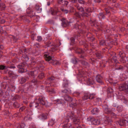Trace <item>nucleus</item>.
Masks as SVG:
<instances>
[{
    "label": "nucleus",
    "mask_w": 128,
    "mask_h": 128,
    "mask_svg": "<svg viewBox=\"0 0 128 128\" xmlns=\"http://www.w3.org/2000/svg\"><path fill=\"white\" fill-rule=\"evenodd\" d=\"M69 118L71 119H74L73 122V123L74 124L79 125L80 124V122L79 120L76 118V117L73 112H70L68 114L66 119L69 120Z\"/></svg>",
    "instance_id": "1"
},
{
    "label": "nucleus",
    "mask_w": 128,
    "mask_h": 128,
    "mask_svg": "<svg viewBox=\"0 0 128 128\" xmlns=\"http://www.w3.org/2000/svg\"><path fill=\"white\" fill-rule=\"evenodd\" d=\"M86 81L88 84H93L94 83V79L92 78H88Z\"/></svg>",
    "instance_id": "12"
},
{
    "label": "nucleus",
    "mask_w": 128,
    "mask_h": 128,
    "mask_svg": "<svg viewBox=\"0 0 128 128\" xmlns=\"http://www.w3.org/2000/svg\"><path fill=\"white\" fill-rule=\"evenodd\" d=\"M63 1H64V0H58V3L59 4H61Z\"/></svg>",
    "instance_id": "62"
},
{
    "label": "nucleus",
    "mask_w": 128,
    "mask_h": 128,
    "mask_svg": "<svg viewBox=\"0 0 128 128\" xmlns=\"http://www.w3.org/2000/svg\"><path fill=\"white\" fill-rule=\"evenodd\" d=\"M105 112L107 114H109L110 113V109L108 108L107 106L104 108Z\"/></svg>",
    "instance_id": "21"
},
{
    "label": "nucleus",
    "mask_w": 128,
    "mask_h": 128,
    "mask_svg": "<svg viewBox=\"0 0 128 128\" xmlns=\"http://www.w3.org/2000/svg\"><path fill=\"white\" fill-rule=\"evenodd\" d=\"M64 97L65 100L67 102H70L73 100L72 98L67 94H65Z\"/></svg>",
    "instance_id": "8"
},
{
    "label": "nucleus",
    "mask_w": 128,
    "mask_h": 128,
    "mask_svg": "<svg viewBox=\"0 0 128 128\" xmlns=\"http://www.w3.org/2000/svg\"><path fill=\"white\" fill-rule=\"evenodd\" d=\"M44 77V74L43 73H41L38 76V78L40 79H42Z\"/></svg>",
    "instance_id": "39"
},
{
    "label": "nucleus",
    "mask_w": 128,
    "mask_h": 128,
    "mask_svg": "<svg viewBox=\"0 0 128 128\" xmlns=\"http://www.w3.org/2000/svg\"><path fill=\"white\" fill-rule=\"evenodd\" d=\"M68 81L66 79L64 80H63V86L64 88H68Z\"/></svg>",
    "instance_id": "14"
},
{
    "label": "nucleus",
    "mask_w": 128,
    "mask_h": 128,
    "mask_svg": "<svg viewBox=\"0 0 128 128\" xmlns=\"http://www.w3.org/2000/svg\"><path fill=\"white\" fill-rule=\"evenodd\" d=\"M76 6L78 10H80L81 12L83 11H84V8L81 6H78L77 5Z\"/></svg>",
    "instance_id": "34"
},
{
    "label": "nucleus",
    "mask_w": 128,
    "mask_h": 128,
    "mask_svg": "<svg viewBox=\"0 0 128 128\" xmlns=\"http://www.w3.org/2000/svg\"><path fill=\"white\" fill-rule=\"evenodd\" d=\"M54 123V121L52 120L50 121L48 123V124L49 126H52Z\"/></svg>",
    "instance_id": "38"
},
{
    "label": "nucleus",
    "mask_w": 128,
    "mask_h": 128,
    "mask_svg": "<svg viewBox=\"0 0 128 128\" xmlns=\"http://www.w3.org/2000/svg\"><path fill=\"white\" fill-rule=\"evenodd\" d=\"M113 92V90L112 89L110 88H109L107 90V92L109 93H112Z\"/></svg>",
    "instance_id": "40"
},
{
    "label": "nucleus",
    "mask_w": 128,
    "mask_h": 128,
    "mask_svg": "<svg viewBox=\"0 0 128 128\" xmlns=\"http://www.w3.org/2000/svg\"><path fill=\"white\" fill-rule=\"evenodd\" d=\"M59 42L60 44L59 45L57 44H55L54 47L52 48L50 50L52 52H54L57 49L56 47H58L59 46H60L61 44V43L60 42Z\"/></svg>",
    "instance_id": "15"
},
{
    "label": "nucleus",
    "mask_w": 128,
    "mask_h": 128,
    "mask_svg": "<svg viewBox=\"0 0 128 128\" xmlns=\"http://www.w3.org/2000/svg\"><path fill=\"white\" fill-rule=\"evenodd\" d=\"M81 15L82 16H86L88 17V14L84 12L81 14Z\"/></svg>",
    "instance_id": "50"
},
{
    "label": "nucleus",
    "mask_w": 128,
    "mask_h": 128,
    "mask_svg": "<svg viewBox=\"0 0 128 128\" xmlns=\"http://www.w3.org/2000/svg\"><path fill=\"white\" fill-rule=\"evenodd\" d=\"M6 7V6L4 4H0V9L1 10H4Z\"/></svg>",
    "instance_id": "24"
},
{
    "label": "nucleus",
    "mask_w": 128,
    "mask_h": 128,
    "mask_svg": "<svg viewBox=\"0 0 128 128\" xmlns=\"http://www.w3.org/2000/svg\"><path fill=\"white\" fill-rule=\"evenodd\" d=\"M98 17L100 19H102L104 18L105 16L103 13H100L98 15Z\"/></svg>",
    "instance_id": "27"
},
{
    "label": "nucleus",
    "mask_w": 128,
    "mask_h": 128,
    "mask_svg": "<svg viewBox=\"0 0 128 128\" xmlns=\"http://www.w3.org/2000/svg\"><path fill=\"white\" fill-rule=\"evenodd\" d=\"M41 116L42 119L45 120L47 118V115L46 114H43Z\"/></svg>",
    "instance_id": "41"
},
{
    "label": "nucleus",
    "mask_w": 128,
    "mask_h": 128,
    "mask_svg": "<svg viewBox=\"0 0 128 128\" xmlns=\"http://www.w3.org/2000/svg\"><path fill=\"white\" fill-rule=\"evenodd\" d=\"M106 42L104 40H100V45H103L106 44Z\"/></svg>",
    "instance_id": "37"
},
{
    "label": "nucleus",
    "mask_w": 128,
    "mask_h": 128,
    "mask_svg": "<svg viewBox=\"0 0 128 128\" xmlns=\"http://www.w3.org/2000/svg\"><path fill=\"white\" fill-rule=\"evenodd\" d=\"M45 59L47 61L49 62V63L53 65H58L60 64L59 62L56 60L52 59V57L48 55L45 54L44 56Z\"/></svg>",
    "instance_id": "3"
},
{
    "label": "nucleus",
    "mask_w": 128,
    "mask_h": 128,
    "mask_svg": "<svg viewBox=\"0 0 128 128\" xmlns=\"http://www.w3.org/2000/svg\"><path fill=\"white\" fill-rule=\"evenodd\" d=\"M38 68L39 70L40 71H41V70H42L44 68V67L42 66H38Z\"/></svg>",
    "instance_id": "59"
},
{
    "label": "nucleus",
    "mask_w": 128,
    "mask_h": 128,
    "mask_svg": "<svg viewBox=\"0 0 128 128\" xmlns=\"http://www.w3.org/2000/svg\"><path fill=\"white\" fill-rule=\"evenodd\" d=\"M117 110L119 112H121L123 110V107L122 106H118L117 108Z\"/></svg>",
    "instance_id": "25"
},
{
    "label": "nucleus",
    "mask_w": 128,
    "mask_h": 128,
    "mask_svg": "<svg viewBox=\"0 0 128 128\" xmlns=\"http://www.w3.org/2000/svg\"><path fill=\"white\" fill-rule=\"evenodd\" d=\"M35 46H36L37 48H39L40 46V44L39 43H37L34 45Z\"/></svg>",
    "instance_id": "64"
},
{
    "label": "nucleus",
    "mask_w": 128,
    "mask_h": 128,
    "mask_svg": "<svg viewBox=\"0 0 128 128\" xmlns=\"http://www.w3.org/2000/svg\"><path fill=\"white\" fill-rule=\"evenodd\" d=\"M29 128H36L35 124H32L29 126Z\"/></svg>",
    "instance_id": "47"
},
{
    "label": "nucleus",
    "mask_w": 128,
    "mask_h": 128,
    "mask_svg": "<svg viewBox=\"0 0 128 128\" xmlns=\"http://www.w3.org/2000/svg\"><path fill=\"white\" fill-rule=\"evenodd\" d=\"M80 94V93L77 92H75L73 94V95L74 96L77 97L79 96Z\"/></svg>",
    "instance_id": "46"
},
{
    "label": "nucleus",
    "mask_w": 128,
    "mask_h": 128,
    "mask_svg": "<svg viewBox=\"0 0 128 128\" xmlns=\"http://www.w3.org/2000/svg\"><path fill=\"white\" fill-rule=\"evenodd\" d=\"M87 121L91 122L92 124L94 125H98L100 124V121L95 119L94 118L90 117L87 118Z\"/></svg>",
    "instance_id": "4"
},
{
    "label": "nucleus",
    "mask_w": 128,
    "mask_h": 128,
    "mask_svg": "<svg viewBox=\"0 0 128 128\" xmlns=\"http://www.w3.org/2000/svg\"><path fill=\"white\" fill-rule=\"evenodd\" d=\"M54 103H56L57 104H62V102H61V101L60 100H54Z\"/></svg>",
    "instance_id": "36"
},
{
    "label": "nucleus",
    "mask_w": 128,
    "mask_h": 128,
    "mask_svg": "<svg viewBox=\"0 0 128 128\" xmlns=\"http://www.w3.org/2000/svg\"><path fill=\"white\" fill-rule=\"evenodd\" d=\"M65 20V19L64 18H63L61 20L62 22V24L63 26H64V25H66V22H65L64 20Z\"/></svg>",
    "instance_id": "45"
},
{
    "label": "nucleus",
    "mask_w": 128,
    "mask_h": 128,
    "mask_svg": "<svg viewBox=\"0 0 128 128\" xmlns=\"http://www.w3.org/2000/svg\"><path fill=\"white\" fill-rule=\"evenodd\" d=\"M112 60H113L114 62H117V61L116 60V56H113L112 58Z\"/></svg>",
    "instance_id": "53"
},
{
    "label": "nucleus",
    "mask_w": 128,
    "mask_h": 128,
    "mask_svg": "<svg viewBox=\"0 0 128 128\" xmlns=\"http://www.w3.org/2000/svg\"><path fill=\"white\" fill-rule=\"evenodd\" d=\"M9 75H10V76H13L14 75V73L12 71H9L8 72Z\"/></svg>",
    "instance_id": "43"
},
{
    "label": "nucleus",
    "mask_w": 128,
    "mask_h": 128,
    "mask_svg": "<svg viewBox=\"0 0 128 128\" xmlns=\"http://www.w3.org/2000/svg\"><path fill=\"white\" fill-rule=\"evenodd\" d=\"M74 15L76 16L77 18H80L81 17V15L78 12H76L74 14Z\"/></svg>",
    "instance_id": "31"
},
{
    "label": "nucleus",
    "mask_w": 128,
    "mask_h": 128,
    "mask_svg": "<svg viewBox=\"0 0 128 128\" xmlns=\"http://www.w3.org/2000/svg\"><path fill=\"white\" fill-rule=\"evenodd\" d=\"M111 122V120L110 118H108L106 120L105 123L107 124H109V123Z\"/></svg>",
    "instance_id": "44"
},
{
    "label": "nucleus",
    "mask_w": 128,
    "mask_h": 128,
    "mask_svg": "<svg viewBox=\"0 0 128 128\" xmlns=\"http://www.w3.org/2000/svg\"><path fill=\"white\" fill-rule=\"evenodd\" d=\"M72 62L74 64H76L77 62V61L75 58H74L72 60Z\"/></svg>",
    "instance_id": "63"
},
{
    "label": "nucleus",
    "mask_w": 128,
    "mask_h": 128,
    "mask_svg": "<svg viewBox=\"0 0 128 128\" xmlns=\"http://www.w3.org/2000/svg\"><path fill=\"white\" fill-rule=\"evenodd\" d=\"M77 106V104L75 101L74 102H72L71 104H70V106H72V108L76 106Z\"/></svg>",
    "instance_id": "33"
},
{
    "label": "nucleus",
    "mask_w": 128,
    "mask_h": 128,
    "mask_svg": "<svg viewBox=\"0 0 128 128\" xmlns=\"http://www.w3.org/2000/svg\"><path fill=\"white\" fill-rule=\"evenodd\" d=\"M62 92L64 93L68 94L71 93V91L70 89L68 88V90L65 89L63 90H62Z\"/></svg>",
    "instance_id": "23"
},
{
    "label": "nucleus",
    "mask_w": 128,
    "mask_h": 128,
    "mask_svg": "<svg viewBox=\"0 0 128 128\" xmlns=\"http://www.w3.org/2000/svg\"><path fill=\"white\" fill-rule=\"evenodd\" d=\"M70 41L72 44H74V38H70Z\"/></svg>",
    "instance_id": "56"
},
{
    "label": "nucleus",
    "mask_w": 128,
    "mask_h": 128,
    "mask_svg": "<svg viewBox=\"0 0 128 128\" xmlns=\"http://www.w3.org/2000/svg\"><path fill=\"white\" fill-rule=\"evenodd\" d=\"M107 81L109 82L110 83H112L113 85H114L116 84V83L113 82L112 79V78H109L107 80Z\"/></svg>",
    "instance_id": "26"
},
{
    "label": "nucleus",
    "mask_w": 128,
    "mask_h": 128,
    "mask_svg": "<svg viewBox=\"0 0 128 128\" xmlns=\"http://www.w3.org/2000/svg\"><path fill=\"white\" fill-rule=\"evenodd\" d=\"M119 89L120 91L124 90L128 92V84H124L119 86Z\"/></svg>",
    "instance_id": "7"
},
{
    "label": "nucleus",
    "mask_w": 128,
    "mask_h": 128,
    "mask_svg": "<svg viewBox=\"0 0 128 128\" xmlns=\"http://www.w3.org/2000/svg\"><path fill=\"white\" fill-rule=\"evenodd\" d=\"M82 27L81 25H80L78 24H75L74 26V28L80 29V30H82Z\"/></svg>",
    "instance_id": "16"
},
{
    "label": "nucleus",
    "mask_w": 128,
    "mask_h": 128,
    "mask_svg": "<svg viewBox=\"0 0 128 128\" xmlns=\"http://www.w3.org/2000/svg\"><path fill=\"white\" fill-rule=\"evenodd\" d=\"M6 68V67L2 65L0 66V69L1 70L5 69V70L6 71L7 70Z\"/></svg>",
    "instance_id": "52"
},
{
    "label": "nucleus",
    "mask_w": 128,
    "mask_h": 128,
    "mask_svg": "<svg viewBox=\"0 0 128 128\" xmlns=\"http://www.w3.org/2000/svg\"><path fill=\"white\" fill-rule=\"evenodd\" d=\"M54 79V78L53 76L48 78V80L46 82L45 84H50L51 82Z\"/></svg>",
    "instance_id": "11"
},
{
    "label": "nucleus",
    "mask_w": 128,
    "mask_h": 128,
    "mask_svg": "<svg viewBox=\"0 0 128 128\" xmlns=\"http://www.w3.org/2000/svg\"><path fill=\"white\" fill-rule=\"evenodd\" d=\"M89 61L90 62L92 63H94L95 61L94 60V59L92 58H90V60Z\"/></svg>",
    "instance_id": "60"
},
{
    "label": "nucleus",
    "mask_w": 128,
    "mask_h": 128,
    "mask_svg": "<svg viewBox=\"0 0 128 128\" xmlns=\"http://www.w3.org/2000/svg\"><path fill=\"white\" fill-rule=\"evenodd\" d=\"M84 52L80 49H79L78 51V52L79 53H83Z\"/></svg>",
    "instance_id": "61"
},
{
    "label": "nucleus",
    "mask_w": 128,
    "mask_h": 128,
    "mask_svg": "<svg viewBox=\"0 0 128 128\" xmlns=\"http://www.w3.org/2000/svg\"><path fill=\"white\" fill-rule=\"evenodd\" d=\"M46 87H48V89L46 90L50 94H54L56 93V92L54 88H49L48 86H46Z\"/></svg>",
    "instance_id": "10"
},
{
    "label": "nucleus",
    "mask_w": 128,
    "mask_h": 128,
    "mask_svg": "<svg viewBox=\"0 0 128 128\" xmlns=\"http://www.w3.org/2000/svg\"><path fill=\"white\" fill-rule=\"evenodd\" d=\"M119 55L120 56V57L121 58H123L125 56V53L122 52H120Z\"/></svg>",
    "instance_id": "35"
},
{
    "label": "nucleus",
    "mask_w": 128,
    "mask_h": 128,
    "mask_svg": "<svg viewBox=\"0 0 128 128\" xmlns=\"http://www.w3.org/2000/svg\"><path fill=\"white\" fill-rule=\"evenodd\" d=\"M25 126V124L23 123L17 124L16 125V128H24Z\"/></svg>",
    "instance_id": "18"
},
{
    "label": "nucleus",
    "mask_w": 128,
    "mask_h": 128,
    "mask_svg": "<svg viewBox=\"0 0 128 128\" xmlns=\"http://www.w3.org/2000/svg\"><path fill=\"white\" fill-rule=\"evenodd\" d=\"M42 39V38L41 36H38L37 37V40L38 42L41 41Z\"/></svg>",
    "instance_id": "54"
},
{
    "label": "nucleus",
    "mask_w": 128,
    "mask_h": 128,
    "mask_svg": "<svg viewBox=\"0 0 128 128\" xmlns=\"http://www.w3.org/2000/svg\"><path fill=\"white\" fill-rule=\"evenodd\" d=\"M82 64L86 66H89V64L86 62L83 61L82 62Z\"/></svg>",
    "instance_id": "42"
},
{
    "label": "nucleus",
    "mask_w": 128,
    "mask_h": 128,
    "mask_svg": "<svg viewBox=\"0 0 128 128\" xmlns=\"http://www.w3.org/2000/svg\"><path fill=\"white\" fill-rule=\"evenodd\" d=\"M28 78H21L20 83L21 84H23L25 82Z\"/></svg>",
    "instance_id": "30"
},
{
    "label": "nucleus",
    "mask_w": 128,
    "mask_h": 128,
    "mask_svg": "<svg viewBox=\"0 0 128 128\" xmlns=\"http://www.w3.org/2000/svg\"><path fill=\"white\" fill-rule=\"evenodd\" d=\"M69 122L68 119H66L63 122L64 125L63 126L64 128H72L71 126L72 125L70 123H68Z\"/></svg>",
    "instance_id": "5"
},
{
    "label": "nucleus",
    "mask_w": 128,
    "mask_h": 128,
    "mask_svg": "<svg viewBox=\"0 0 128 128\" xmlns=\"http://www.w3.org/2000/svg\"><path fill=\"white\" fill-rule=\"evenodd\" d=\"M39 103L38 102H36L35 104L33 103L31 104L30 105V107L34 106L36 108L39 106V104H41L42 106L45 105L46 104L45 98L42 97H40L38 98Z\"/></svg>",
    "instance_id": "2"
},
{
    "label": "nucleus",
    "mask_w": 128,
    "mask_h": 128,
    "mask_svg": "<svg viewBox=\"0 0 128 128\" xmlns=\"http://www.w3.org/2000/svg\"><path fill=\"white\" fill-rule=\"evenodd\" d=\"M85 10L86 12H92V10L90 8H85Z\"/></svg>",
    "instance_id": "32"
},
{
    "label": "nucleus",
    "mask_w": 128,
    "mask_h": 128,
    "mask_svg": "<svg viewBox=\"0 0 128 128\" xmlns=\"http://www.w3.org/2000/svg\"><path fill=\"white\" fill-rule=\"evenodd\" d=\"M95 95V94H89V98L90 99H92L93 98H94V96Z\"/></svg>",
    "instance_id": "29"
},
{
    "label": "nucleus",
    "mask_w": 128,
    "mask_h": 128,
    "mask_svg": "<svg viewBox=\"0 0 128 128\" xmlns=\"http://www.w3.org/2000/svg\"><path fill=\"white\" fill-rule=\"evenodd\" d=\"M24 63L21 65H19L18 66V68L19 69L18 72L19 73H22L27 71L24 68Z\"/></svg>",
    "instance_id": "6"
},
{
    "label": "nucleus",
    "mask_w": 128,
    "mask_h": 128,
    "mask_svg": "<svg viewBox=\"0 0 128 128\" xmlns=\"http://www.w3.org/2000/svg\"><path fill=\"white\" fill-rule=\"evenodd\" d=\"M26 107L25 106H22L21 107L20 109V112L22 111L25 109Z\"/></svg>",
    "instance_id": "58"
},
{
    "label": "nucleus",
    "mask_w": 128,
    "mask_h": 128,
    "mask_svg": "<svg viewBox=\"0 0 128 128\" xmlns=\"http://www.w3.org/2000/svg\"><path fill=\"white\" fill-rule=\"evenodd\" d=\"M110 0L111 1H112L114 3L116 1V0ZM112 5H114L115 7L117 8L119 6V4L118 3H116L115 4H113Z\"/></svg>",
    "instance_id": "28"
},
{
    "label": "nucleus",
    "mask_w": 128,
    "mask_h": 128,
    "mask_svg": "<svg viewBox=\"0 0 128 128\" xmlns=\"http://www.w3.org/2000/svg\"><path fill=\"white\" fill-rule=\"evenodd\" d=\"M89 94H85L84 96L82 98V99L84 100H86L89 98Z\"/></svg>",
    "instance_id": "22"
},
{
    "label": "nucleus",
    "mask_w": 128,
    "mask_h": 128,
    "mask_svg": "<svg viewBox=\"0 0 128 128\" xmlns=\"http://www.w3.org/2000/svg\"><path fill=\"white\" fill-rule=\"evenodd\" d=\"M57 12L56 10H53L52 11V15H54L56 14Z\"/></svg>",
    "instance_id": "51"
},
{
    "label": "nucleus",
    "mask_w": 128,
    "mask_h": 128,
    "mask_svg": "<svg viewBox=\"0 0 128 128\" xmlns=\"http://www.w3.org/2000/svg\"><path fill=\"white\" fill-rule=\"evenodd\" d=\"M35 8L38 12H40L41 11V8H40L38 4L35 5Z\"/></svg>",
    "instance_id": "19"
},
{
    "label": "nucleus",
    "mask_w": 128,
    "mask_h": 128,
    "mask_svg": "<svg viewBox=\"0 0 128 128\" xmlns=\"http://www.w3.org/2000/svg\"><path fill=\"white\" fill-rule=\"evenodd\" d=\"M127 122L128 121L125 119L120 120L118 122L119 124L121 126L126 125Z\"/></svg>",
    "instance_id": "9"
},
{
    "label": "nucleus",
    "mask_w": 128,
    "mask_h": 128,
    "mask_svg": "<svg viewBox=\"0 0 128 128\" xmlns=\"http://www.w3.org/2000/svg\"><path fill=\"white\" fill-rule=\"evenodd\" d=\"M20 114V113L19 112H17L13 116V117L15 118V117H17L18 116H19Z\"/></svg>",
    "instance_id": "48"
},
{
    "label": "nucleus",
    "mask_w": 128,
    "mask_h": 128,
    "mask_svg": "<svg viewBox=\"0 0 128 128\" xmlns=\"http://www.w3.org/2000/svg\"><path fill=\"white\" fill-rule=\"evenodd\" d=\"M123 68V67L121 66H119L118 68H116V69L117 70H122Z\"/></svg>",
    "instance_id": "57"
},
{
    "label": "nucleus",
    "mask_w": 128,
    "mask_h": 128,
    "mask_svg": "<svg viewBox=\"0 0 128 128\" xmlns=\"http://www.w3.org/2000/svg\"><path fill=\"white\" fill-rule=\"evenodd\" d=\"M78 2L80 4H84L85 2V1L84 0H78Z\"/></svg>",
    "instance_id": "55"
},
{
    "label": "nucleus",
    "mask_w": 128,
    "mask_h": 128,
    "mask_svg": "<svg viewBox=\"0 0 128 128\" xmlns=\"http://www.w3.org/2000/svg\"><path fill=\"white\" fill-rule=\"evenodd\" d=\"M38 81L36 79H33L31 81V84H32V85H35L36 84V83Z\"/></svg>",
    "instance_id": "20"
},
{
    "label": "nucleus",
    "mask_w": 128,
    "mask_h": 128,
    "mask_svg": "<svg viewBox=\"0 0 128 128\" xmlns=\"http://www.w3.org/2000/svg\"><path fill=\"white\" fill-rule=\"evenodd\" d=\"M96 80L98 83H101L102 82V78L100 75H98L96 77Z\"/></svg>",
    "instance_id": "13"
},
{
    "label": "nucleus",
    "mask_w": 128,
    "mask_h": 128,
    "mask_svg": "<svg viewBox=\"0 0 128 128\" xmlns=\"http://www.w3.org/2000/svg\"><path fill=\"white\" fill-rule=\"evenodd\" d=\"M99 111V110L97 108H94L93 110L91 111V112L93 114H95L96 113H98Z\"/></svg>",
    "instance_id": "17"
},
{
    "label": "nucleus",
    "mask_w": 128,
    "mask_h": 128,
    "mask_svg": "<svg viewBox=\"0 0 128 128\" xmlns=\"http://www.w3.org/2000/svg\"><path fill=\"white\" fill-rule=\"evenodd\" d=\"M60 9L64 13L66 14L68 12V11L64 9V8H61Z\"/></svg>",
    "instance_id": "49"
}]
</instances>
